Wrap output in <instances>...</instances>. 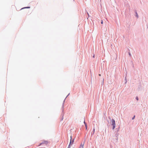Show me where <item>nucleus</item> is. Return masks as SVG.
I'll use <instances>...</instances> for the list:
<instances>
[{
  "mask_svg": "<svg viewBox=\"0 0 148 148\" xmlns=\"http://www.w3.org/2000/svg\"><path fill=\"white\" fill-rule=\"evenodd\" d=\"M95 128H94V129H93V132H92L91 133V134L92 135H93L94 134V133H95Z\"/></svg>",
  "mask_w": 148,
  "mask_h": 148,
  "instance_id": "9d476101",
  "label": "nucleus"
},
{
  "mask_svg": "<svg viewBox=\"0 0 148 148\" xmlns=\"http://www.w3.org/2000/svg\"><path fill=\"white\" fill-rule=\"evenodd\" d=\"M147 27H148V26H147Z\"/></svg>",
  "mask_w": 148,
  "mask_h": 148,
  "instance_id": "4be33fe9",
  "label": "nucleus"
},
{
  "mask_svg": "<svg viewBox=\"0 0 148 148\" xmlns=\"http://www.w3.org/2000/svg\"><path fill=\"white\" fill-rule=\"evenodd\" d=\"M30 8V7L29 6H28V7H25L22 8L20 9H25V8L28 9V8Z\"/></svg>",
  "mask_w": 148,
  "mask_h": 148,
  "instance_id": "1a4fd4ad",
  "label": "nucleus"
},
{
  "mask_svg": "<svg viewBox=\"0 0 148 148\" xmlns=\"http://www.w3.org/2000/svg\"><path fill=\"white\" fill-rule=\"evenodd\" d=\"M74 139H73L72 140V144H73L74 141Z\"/></svg>",
  "mask_w": 148,
  "mask_h": 148,
  "instance_id": "2eb2a0df",
  "label": "nucleus"
},
{
  "mask_svg": "<svg viewBox=\"0 0 148 148\" xmlns=\"http://www.w3.org/2000/svg\"><path fill=\"white\" fill-rule=\"evenodd\" d=\"M136 99L137 100H138V97L137 96L136 97Z\"/></svg>",
  "mask_w": 148,
  "mask_h": 148,
  "instance_id": "f8f14e48",
  "label": "nucleus"
},
{
  "mask_svg": "<svg viewBox=\"0 0 148 148\" xmlns=\"http://www.w3.org/2000/svg\"><path fill=\"white\" fill-rule=\"evenodd\" d=\"M113 137H116L115 139L116 140L118 141V136H119V133L117 132H114L112 134Z\"/></svg>",
  "mask_w": 148,
  "mask_h": 148,
  "instance_id": "7ed1b4c3",
  "label": "nucleus"
},
{
  "mask_svg": "<svg viewBox=\"0 0 148 148\" xmlns=\"http://www.w3.org/2000/svg\"><path fill=\"white\" fill-rule=\"evenodd\" d=\"M72 144H72V136H71L70 142L69 144V145L68 148H70L71 147L70 146L71 145H72Z\"/></svg>",
  "mask_w": 148,
  "mask_h": 148,
  "instance_id": "20e7f679",
  "label": "nucleus"
},
{
  "mask_svg": "<svg viewBox=\"0 0 148 148\" xmlns=\"http://www.w3.org/2000/svg\"><path fill=\"white\" fill-rule=\"evenodd\" d=\"M125 84H126L127 83V82L126 77H125Z\"/></svg>",
  "mask_w": 148,
  "mask_h": 148,
  "instance_id": "9b49d317",
  "label": "nucleus"
},
{
  "mask_svg": "<svg viewBox=\"0 0 148 148\" xmlns=\"http://www.w3.org/2000/svg\"><path fill=\"white\" fill-rule=\"evenodd\" d=\"M94 56H95V55H94L93 56V57L94 58Z\"/></svg>",
  "mask_w": 148,
  "mask_h": 148,
  "instance_id": "412c9836",
  "label": "nucleus"
},
{
  "mask_svg": "<svg viewBox=\"0 0 148 148\" xmlns=\"http://www.w3.org/2000/svg\"><path fill=\"white\" fill-rule=\"evenodd\" d=\"M69 94H70V93H69V94L64 99V101H63V103L62 104V114H63V116H62V119H61V121L62 120H63V117L64 115V103L65 102V99H66V98H67V97L69 95Z\"/></svg>",
  "mask_w": 148,
  "mask_h": 148,
  "instance_id": "f257e3e1",
  "label": "nucleus"
},
{
  "mask_svg": "<svg viewBox=\"0 0 148 148\" xmlns=\"http://www.w3.org/2000/svg\"><path fill=\"white\" fill-rule=\"evenodd\" d=\"M135 117V116L134 115L133 117L132 118V119L133 120L134 119Z\"/></svg>",
  "mask_w": 148,
  "mask_h": 148,
  "instance_id": "4468645a",
  "label": "nucleus"
},
{
  "mask_svg": "<svg viewBox=\"0 0 148 148\" xmlns=\"http://www.w3.org/2000/svg\"><path fill=\"white\" fill-rule=\"evenodd\" d=\"M84 124L85 125V124H86V125H87V124H86V123L85 122V118H84Z\"/></svg>",
  "mask_w": 148,
  "mask_h": 148,
  "instance_id": "ddd939ff",
  "label": "nucleus"
},
{
  "mask_svg": "<svg viewBox=\"0 0 148 148\" xmlns=\"http://www.w3.org/2000/svg\"><path fill=\"white\" fill-rule=\"evenodd\" d=\"M101 24H103V21L102 20L101 21Z\"/></svg>",
  "mask_w": 148,
  "mask_h": 148,
  "instance_id": "a211bd4d",
  "label": "nucleus"
},
{
  "mask_svg": "<svg viewBox=\"0 0 148 148\" xmlns=\"http://www.w3.org/2000/svg\"><path fill=\"white\" fill-rule=\"evenodd\" d=\"M134 12L135 13V16H136V17H137V18H138V15L137 13V12L136 11V10H135Z\"/></svg>",
  "mask_w": 148,
  "mask_h": 148,
  "instance_id": "423d86ee",
  "label": "nucleus"
},
{
  "mask_svg": "<svg viewBox=\"0 0 148 148\" xmlns=\"http://www.w3.org/2000/svg\"><path fill=\"white\" fill-rule=\"evenodd\" d=\"M48 143V142L47 141H45L42 142V143H40V144L39 145V146L40 145H41L42 144H45L46 145H47Z\"/></svg>",
  "mask_w": 148,
  "mask_h": 148,
  "instance_id": "39448f33",
  "label": "nucleus"
},
{
  "mask_svg": "<svg viewBox=\"0 0 148 148\" xmlns=\"http://www.w3.org/2000/svg\"><path fill=\"white\" fill-rule=\"evenodd\" d=\"M109 118L110 119H111L110 117ZM111 120V121L112 122V129L114 130L116 126L115 121L113 119H112V120Z\"/></svg>",
  "mask_w": 148,
  "mask_h": 148,
  "instance_id": "f03ea898",
  "label": "nucleus"
},
{
  "mask_svg": "<svg viewBox=\"0 0 148 148\" xmlns=\"http://www.w3.org/2000/svg\"><path fill=\"white\" fill-rule=\"evenodd\" d=\"M84 142L83 144H82V143L81 144V145L79 147H80V148H83V147H84Z\"/></svg>",
  "mask_w": 148,
  "mask_h": 148,
  "instance_id": "6e6552de",
  "label": "nucleus"
},
{
  "mask_svg": "<svg viewBox=\"0 0 148 148\" xmlns=\"http://www.w3.org/2000/svg\"><path fill=\"white\" fill-rule=\"evenodd\" d=\"M99 75L100 76H101V75L100 74H99Z\"/></svg>",
  "mask_w": 148,
  "mask_h": 148,
  "instance_id": "aec40b11",
  "label": "nucleus"
},
{
  "mask_svg": "<svg viewBox=\"0 0 148 148\" xmlns=\"http://www.w3.org/2000/svg\"><path fill=\"white\" fill-rule=\"evenodd\" d=\"M87 14H88V16H89V14H88V11H87Z\"/></svg>",
  "mask_w": 148,
  "mask_h": 148,
  "instance_id": "6ab92c4d",
  "label": "nucleus"
},
{
  "mask_svg": "<svg viewBox=\"0 0 148 148\" xmlns=\"http://www.w3.org/2000/svg\"><path fill=\"white\" fill-rule=\"evenodd\" d=\"M129 55L130 56H131V53H130V52L129 53Z\"/></svg>",
  "mask_w": 148,
  "mask_h": 148,
  "instance_id": "f3484780",
  "label": "nucleus"
},
{
  "mask_svg": "<svg viewBox=\"0 0 148 148\" xmlns=\"http://www.w3.org/2000/svg\"><path fill=\"white\" fill-rule=\"evenodd\" d=\"M85 127H86V130H87V125H86L85 124Z\"/></svg>",
  "mask_w": 148,
  "mask_h": 148,
  "instance_id": "dca6fc26",
  "label": "nucleus"
},
{
  "mask_svg": "<svg viewBox=\"0 0 148 148\" xmlns=\"http://www.w3.org/2000/svg\"><path fill=\"white\" fill-rule=\"evenodd\" d=\"M120 128V127H119L118 128H116L115 129V132L118 133V132L119 131V130Z\"/></svg>",
  "mask_w": 148,
  "mask_h": 148,
  "instance_id": "0eeeda50",
  "label": "nucleus"
}]
</instances>
